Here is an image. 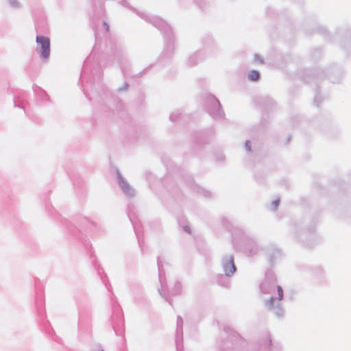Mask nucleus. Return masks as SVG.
I'll return each mask as SVG.
<instances>
[{
	"instance_id": "obj_1",
	"label": "nucleus",
	"mask_w": 351,
	"mask_h": 351,
	"mask_svg": "<svg viewBox=\"0 0 351 351\" xmlns=\"http://www.w3.org/2000/svg\"><path fill=\"white\" fill-rule=\"evenodd\" d=\"M36 42L41 46V56L44 58H47L50 53V40L49 38L45 36H37Z\"/></svg>"
},
{
	"instance_id": "obj_2",
	"label": "nucleus",
	"mask_w": 351,
	"mask_h": 351,
	"mask_svg": "<svg viewBox=\"0 0 351 351\" xmlns=\"http://www.w3.org/2000/svg\"><path fill=\"white\" fill-rule=\"evenodd\" d=\"M223 269L226 275L230 276L232 274L235 270L234 260L232 258L228 259L223 265Z\"/></svg>"
},
{
	"instance_id": "obj_3",
	"label": "nucleus",
	"mask_w": 351,
	"mask_h": 351,
	"mask_svg": "<svg viewBox=\"0 0 351 351\" xmlns=\"http://www.w3.org/2000/svg\"><path fill=\"white\" fill-rule=\"evenodd\" d=\"M260 74L257 71H251L248 74V78L251 81H256L259 79Z\"/></svg>"
},
{
	"instance_id": "obj_4",
	"label": "nucleus",
	"mask_w": 351,
	"mask_h": 351,
	"mask_svg": "<svg viewBox=\"0 0 351 351\" xmlns=\"http://www.w3.org/2000/svg\"><path fill=\"white\" fill-rule=\"evenodd\" d=\"M277 291L278 295V299L282 300L283 298V291L280 286L277 287Z\"/></svg>"
},
{
	"instance_id": "obj_5",
	"label": "nucleus",
	"mask_w": 351,
	"mask_h": 351,
	"mask_svg": "<svg viewBox=\"0 0 351 351\" xmlns=\"http://www.w3.org/2000/svg\"><path fill=\"white\" fill-rule=\"evenodd\" d=\"M254 61L256 62L261 63V64L263 63V59L261 58V56H257V55L254 56Z\"/></svg>"
},
{
	"instance_id": "obj_6",
	"label": "nucleus",
	"mask_w": 351,
	"mask_h": 351,
	"mask_svg": "<svg viewBox=\"0 0 351 351\" xmlns=\"http://www.w3.org/2000/svg\"><path fill=\"white\" fill-rule=\"evenodd\" d=\"M108 29H109V27H108V26H107V27H106V29H107V31H108Z\"/></svg>"
},
{
	"instance_id": "obj_7",
	"label": "nucleus",
	"mask_w": 351,
	"mask_h": 351,
	"mask_svg": "<svg viewBox=\"0 0 351 351\" xmlns=\"http://www.w3.org/2000/svg\"><path fill=\"white\" fill-rule=\"evenodd\" d=\"M98 351H104V350H98Z\"/></svg>"
}]
</instances>
